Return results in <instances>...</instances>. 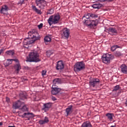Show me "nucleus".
Here are the masks:
<instances>
[{
	"instance_id": "obj_1",
	"label": "nucleus",
	"mask_w": 127,
	"mask_h": 127,
	"mask_svg": "<svg viewBox=\"0 0 127 127\" xmlns=\"http://www.w3.org/2000/svg\"><path fill=\"white\" fill-rule=\"evenodd\" d=\"M27 62H39L40 59H39V54L37 51H34L30 53L29 55V58L26 60Z\"/></svg>"
},
{
	"instance_id": "obj_2",
	"label": "nucleus",
	"mask_w": 127,
	"mask_h": 127,
	"mask_svg": "<svg viewBox=\"0 0 127 127\" xmlns=\"http://www.w3.org/2000/svg\"><path fill=\"white\" fill-rule=\"evenodd\" d=\"M61 80L59 78H55L53 80V85L52 87L51 93L52 95H57L60 92H61V89L58 88L56 84H59Z\"/></svg>"
},
{
	"instance_id": "obj_3",
	"label": "nucleus",
	"mask_w": 127,
	"mask_h": 127,
	"mask_svg": "<svg viewBox=\"0 0 127 127\" xmlns=\"http://www.w3.org/2000/svg\"><path fill=\"white\" fill-rule=\"evenodd\" d=\"M60 20V15L59 14L53 15L50 16L48 20V22L50 26H51L52 24H57L59 23Z\"/></svg>"
},
{
	"instance_id": "obj_4",
	"label": "nucleus",
	"mask_w": 127,
	"mask_h": 127,
	"mask_svg": "<svg viewBox=\"0 0 127 127\" xmlns=\"http://www.w3.org/2000/svg\"><path fill=\"white\" fill-rule=\"evenodd\" d=\"M102 62L104 64H107L109 65L111 63V60L114 59V56L112 54H104L101 57Z\"/></svg>"
},
{
	"instance_id": "obj_5",
	"label": "nucleus",
	"mask_w": 127,
	"mask_h": 127,
	"mask_svg": "<svg viewBox=\"0 0 127 127\" xmlns=\"http://www.w3.org/2000/svg\"><path fill=\"white\" fill-rule=\"evenodd\" d=\"M85 64L83 62H78L74 66V70L75 72H80L85 69Z\"/></svg>"
},
{
	"instance_id": "obj_6",
	"label": "nucleus",
	"mask_w": 127,
	"mask_h": 127,
	"mask_svg": "<svg viewBox=\"0 0 127 127\" xmlns=\"http://www.w3.org/2000/svg\"><path fill=\"white\" fill-rule=\"evenodd\" d=\"M40 38V37H35V39L32 37L27 38L24 39L23 44L24 45H30V44H32V43L35 42L36 40H39Z\"/></svg>"
},
{
	"instance_id": "obj_7",
	"label": "nucleus",
	"mask_w": 127,
	"mask_h": 127,
	"mask_svg": "<svg viewBox=\"0 0 127 127\" xmlns=\"http://www.w3.org/2000/svg\"><path fill=\"white\" fill-rule=\"evenodd\" d=\"M36 3L39 8L43 9L44 8V6H45L46 1L45 0H36Z\"/></svg>"
},
{
	"instance_id": "obj_8",
	"label": "nucleus",
	"mask_w": 127,
	"mask_h": 127,
	"mask_svg": "<svg viewBox=\"0 0 127 127\" xmlns=\"http://www.w3.org/2000/svg\"><path fill=\"white\" fill-rule=\"evenodd\" d=\"M24 103L22 102L20 100H18L13 104V109L16 110L17 109H20V107L23 106Z\"/></svg>"
},
{
	"instance_id": "obj_9",
	"label": "nucleus",
	"mask_w": 127,
	"mask_h": 127,
	"mask_svg": "<svg viewBox=\"0 0 127 127\" xmlns=\"http://www.w3.org/2000/svg\"><path fill=\"white\" fill-rule=\"evenodd\" d=\"M52 107V103H44L43 104V108L42 109V111H44V112H47L49 111V109Z\"/></svg>"
},
{
	"instance_id": "obj_10",
	"label": "nucleus",
	"mask_w": 127,
	"mask_h": 127,
	"mask_svg": "<svg viewBox=\"0 0 127 127\" xmlns=\"http://www.w3.org/2000/svg\"><path fill=\"white\" fill-rule=\"evenodd\" d=\"M63 36L65 37V38H69V35H70V29L65 28L63 30L62 33Z\"/></svg>"
},
{
	"instance_id": "obj_11",
	"label": "nucleus",
	"mask_w": 127,
	"mask_h": 127,
	"mask_svg": "<svg viewBox=\"0 0 127 127\" xmlns=\"http://www.w3.org/2000/svg\"><path fill=\"white\" fill-rule=\"evenodd\" d=\"M98 84H100V80L99 79H95L89 82L90 87H96Z\"/></svg>"
},
{
	"instance_id": "obj_12",
	"label": "nucleus",
	"mask_w": 127,
	"mask_h": 127,
	"mask_svg": "<svg viewBox=\"0 0 127 127\" xmlns=\"http://www.w3.org/2000/svg\"><path fill=\"white\" fill-rule=\"evenodd\" d=\"M56 69L57 70H63V69H64V64L63 62L61 61L58 62Z\"/></svg>"
},
{
	"instance_id": "obj_13",
	"label": "nucleus",
	"mask_w": 127,
	"mask_h": 127,
	"mask_svg": "<svg viewBox=\"0 0 127 127\" xmlns=\"http://www.w3.org/2000/svg\"><path fill=\"white\" fill-rule=\"evenodd\" d=\"M73 108V106L70 105L67 107V108L65 109V113H66V115L65 117H68V115L72 114V108Z\"/></svg>"
},
{
	"instance_id": "obj_14",
	"label": "nucleus",
	"mask_w": 127,
	"mask_h": 127,
	"mask_svg": "<svg viewBox=\"0 0 127 127\" xmlns=\"http://www.w3.org/2000/svg\"><path fill=\"white\" fill-rule=\"evenodd\" d=\"M49 123V118L47 117H45L43 120H41L39 121V125H45V124H48Z\"/></svg>"
},
{
	"instance_id": "obj_15",
	"label": "nucleus",
	"mask_w": 127,
	"mask_h": 127,
	"mask_svg": "<svg viewBox=\"0 0 127 127\" xmlns=\"http://www.w3.org/2000/svg\"><path fill=\"white\" fill-rule=\"evenodd\" d=\"M7 10H8V7L7 5H5L0 9V13H3V14H6L7 13Z\"/></svg>"
},
{
	"instance_id": "obj_16",
	"label": "nucleus",
	"mask_w": 127,
	"mask_h": 127,
	"mask_svg": "<svg viewBox=\"0 0 127 127\" xmlns=\"http://www.w3.org/2000/svg\"><path fill=\"white\" fill-rule=\"evenodd\" d=\"M121 72L123 74H127V66L125 64H123L121 65Z\"/></svg>"
},
{
	"instance_id": "obj_17",
	"label": "nucleus",
	"mask_w": 127,
	"mask_h": 127,
	"mask_svg": "<svg viewBox=\"0 0 127 127\" xmlns=\"http://www.w3.org/2000/svg\"><path fill=\"white\" fill-rule=\"evenodd\" d=\"M91 22V23L90 24V27H95V26H97V25H98L99 24V20H92Z\"/></svg>"
},
{
	"instance_id": "obj_18",
	"label": "nucleus",
	"mask_w": 127,
	"mask_h": 127,
	"mask_svg": "<svg viewBox=\"0 0 127 127\" xmlns=\"http://www.w3.org/2000/svg\"><path fill=\"white\" fill-rule=\"evenodd\" d=\"M12 61H15L16 63H18L19 61L17 59H11V60H7V62H6L7 66L10 65L11 63H12Z\"/></svg>"
},
{
	"instance_id": "obj_19",
	"label": "nucleus",
	"mask_w": 127,
	"mask_h": 127,
	"mask_svg": "<svg viewBox=\"0 0 127 127\" xmlns=\"http://www.w3.org/2000/svg\"><path fill=\"white\" fill-rule=\"evenodd\" d=\"M14 68L17 74H18L19 71L21 69V66H20V64H17L16 65H15Z\"/></svg>"
},
{
	"instance_id": "obj_20",
	"label": "nucleus",
	"mask_w": 127,
	"mask_h": 127,
	"mask_svg": "<svg viewBox=\"0 0 127 127\" xmlns=\"http://www.w3.org/2000/svg\"><path fill=\"white\" fill-rule=\"evenodd\" d=\"M103 7V4L101 3H95L93 4L92 5V7L93 8H97L98 9L101 8V7Z\"/></svg>"
},
{
	"instance_id": "obj_21",
	"label": "nucleus",
	"mask_w": 127,
	"mask_h": 127,
	"mask_svg": "<svg viewBox=\"0 0 127 127\" xmlns=\"http://www.w3.org/2000/svg\"><path fill=\"white\" fill-rule=\"evenodd\" d=\"M83 20L84 25H86V26H89V27H91V24L92 23V22H91V19L86 20V19H84Z\"/></svg>"
},
{
	"instance_id": "obj_22",
	"label": "nucleus",
	"mask_w": 127,
	"mask_h": 127,
	"mask_svg": "<svg viewBox=\"0 0 127 127\" xmlns=\"http://www.w3.org/2000/svg\"><path fill=\"white\" fill-rule=\"evenodd\" d=\"M81 127H92V125L90 122L86 121L82 124Z\"/></svg>"
},
{
	"instance_id": "obj_23",
	"label": "nucleus",
	"mask_w": 127,
	"mask_h": 127,
	"mask_svg": "<svg viewBox=\"0 0 127 127\" xmlns=\"http://www.w3.org/2000/svg\"><path fill=\"white\" fill-rule=\"evenodd\" d=\"M32 8H33L34 11H35V12H36V13H37L38 14H42V12H41V10L38 9L37 8H36V6H34V5H32Z\"/></svg>"
},
{
	"instance_id": "obj_24",
	"label": "nucleus",
	"mask_w": 127,
	"mask_h": 127,
	"mask_svg": "<svg viewBox=\"0 0 127 127\" xmlns=\"http://www.w3.org/2000/svg\"><path fill=\"white\" fill-rule=\"evenodd\" d=\"M19 96L20 100H24V99H26V93L25 92H20Z\"/></svg>"
},
{
	"instance_id": "obj_25",
	"label": "nucleus",
	"mask_w": 127,
	"mask_h": 127,
	"mask_svg": "<svg viewBox=\"0 0 127 127\" xmlns=\"http://www.w3.org/2000/svg\"><path fill=\"white\" fill-rule=\"evenodd\" d=\"M105 116L107 117L108 120H109V121H112L113 117H114V114L108 113L105 115Z\"/></svg>"
},
{
	"instance_id": "obj_26",
	"label": "nucleus",
	"mask_w": 127,
	"mask_h": 127,
	"mask_svg": "<svg viewBox=\"0 0 127 127\" xmlns=\"http://www.w3.org/2000/svg\"><path fill=\"white\" fill-rule=\"evenodd\" d=\"M109 33H113V34H116L118 33V31H117V29L114 28H109Z\"/></svg>"
},
{
	"instance_id": "obj_27",
	"label": "nucleus",
	"mask_w": 127,
	"mask_h": 127,
	"mask_svg": "<svg viewBox=\"0 0 127 127\" xmlns=\"http://www.w3.org/2000/svg\"><path fill=\"white\" fill-rule=\"evenodd\" d=\"M35 32L33 31H30L28 33L29 37H31L32 38L35 39V37H37L34 35V33Z\"/></svg>"
},
{
	"instance_id": "obj_28",
	"label": "nucleus",
	"mask_w": 127,
	"mask_h": 127,
	"mask_svg": "<svg viewBox=\"0 0 127 127\" xmlns=\"http://www.w3.org/2000/svg\"><path fill=\"white\" fill-rule=\"evenodd\" d=\"M51 41V38L50 37L47 36L44 38V42L46 44H48L49 42Z\"/></svg>"
},
{
	"instance_id": "obj_29",
	"label": "nucleus",
	"mask_w": 127,
	"mask_h": 127,
	"mask_svg": "<svg viewBox=\"0 0 127 127\" xmlns=\"http://www.w3.org/2000/svg\"><path fill=\"white\" fill-rule=\"evenodd\" d=\"M82 19H86V20H89L91 19V16H90V13H86L85 14L82 18Z\"/></svg>"
},
{
	"instance_id": "obj_30",
	"label": "nucleus",
	"mask_w": 127,
	"mask_h": 127,
	"mask_svg": "<svg viewBox=\"0 0 127 127\" xmlns=\"http://www.w3.org/2000/svg\"><path fill=\"white\" fill-rule=\"evenodd\" d=\"M22 108L20 109V110H21L22 112H28V108L26 107V105H24V103L22 105Z\"/></svg>"
},
{
	"instance_id": "obj_31",
	"label": "nucleus",
	"mask_w": 127,
	"mask_h": 127,
	"mask_svg": "<svg viewBox=\"0 0 127 127\" xmlns=\"http://www.w3.org/2000/svg\"><path fill=\"white\" fill-rule=\"evenodd\" d=\"M6 54H7V55H13L14 54V52L13 51V50H9V51H7L5 52Z\"/></svg>"
},
{
	"instance_id": "obj_32",
	"label": "nucleus",
	"mask_w": 127,
	"mask_h": 127,
	"mask_svg": "<svg viewBox=\"0 0 127 127\" xmlns=\"http://www.w3.org/2000/svg\"><path fill=\"white\" fill-rule=\"evenodd\" d=\"M119 90H120V85H117L114 87L112 92H117Z\"/></svg>"
},
{
	"instance_id": "obj_33",
	"label": "nucleus",
	"mask_w": 127,
	"mask_h": 127,
	"mask_svg": "<svg viewBox=\"0 0 127 127\" xmlns=\"http://www.w3.org/2000/svg\"><path fill=\"white\" fill-rule=\"evenodd\" d=\"M90 19L91 18L95 19L96 18H98V15L97 14H95L93 13H90Z\"/></svg>"
},
{
	"instance_id": "obj_34",
	"label": "nucleus",
	"mask_w": 127,
	"mask_h": 127,
	"mask_svg": "<svg viewBox=\"0 0 127 127\" xmlns=\"http://www.w3.org/2000/svg\"><path fill=\"white\" fill-rule=\"evenodd\" d=\"M117 48H121V47L118 46V45H115V46H113L112 47H111V51H115V50H116V49Z\"/></svg>"
},
{
	"instance_id": "obj_35",
	"label": "nucleus",
	"mask_w": 127,
	"mask_h": 127,
	"mask_svg": "<svg viewBox=\"0 0 127 127\" xmlns=\"http://www.w3.org/2000/svg\"><path fill=\"white\" fill-rule=\"evenodd\" d=\"M54 12V9L53 8L49 9L47 12V14H53Z\"/></svg>"
},
{
	"instance_id": "obj_36",
	"label": "nucleus",
	"mask_w": 127,
	"mask_h": 127,
	"mask_svg": "<svg viewBox=\"0 0 127 127\" xmlns=\"http://www.w3.org/2000/svg\"><path fill=\"white\" fill-rule=\"evenodd\" d=\"M115 56H116V57H120V56H123V54H122V53H121L120 52L117 51L115 53Z\"/></svg>"
},
{
	"instance_id": "obj_37",
	"label": "nucleus",
	"mask_w": 127,
	"mask_h": 127,
	"mask_svg": "<svg viewBox=\"0 0 127 127\" xmlns=\"http://www.w3.org/2000/svg\"><path fill=\"white\" fill-rule=\"evenodd\" d=\"M47 71L45 70H42V76L43 77H44V76H45V75H46V73H47Z\"/></svg>"
},
{
	"instance_id": "obj_38",
	"label": "nucleus",
	"mask_w": 127,
	"mask_h": 127,
	"mask_svg": "<svg viewBox=\"0 0 127 127\" xmlns=\"http://www.w3.org/2000/svg\"><path fill=\"white\" fill-rule=\"evenodd\" d=\"M26 115H33V114L32 113H25L24 114H23L22 115V118H24L25 117V116H26Z\"/></svg>"
},
{
	"instance_id": "obj_39",
	"label": "nucleus",
	"mask_w": 127,
	"mask_h": 127,
	"mask_svg": "<svg viewBox=\"0 0 127 127\" xmlns=\"http://www.w3.org/2000/svg\"><path fill=\"white\" fill-rule=\"evenodd\" d=\"M24 3V0H20L18 2V4H20L21 5V4H23Z\"/></svg>"
},
{
	"instance_id": "obj_40",
	"label": "nucleus",
	"mask_w": 127,
	"mask_h": 127,
	"mask_svg": "<svg viewBox=\"0 0 127 127\" xmlns=\"http://www.w3.org/2000/svg\"><path fill=\"white\" fill-rule=\"evenodd\" d=\"M95 1H113V0H95Z\"/></svg>"
},
{
	"instance_id": "obj_41",
	"label": "nucleus",
	"mask_w": 127,
	"mask_h": 127,
	"mask_svg": "<svg viewBox=\"0 0 127 127\" xmlns=\"http://www.w3.org/2000/svg\"><path fill=\"white\" fill-rule=\"evenodd\" d=\"M38 28L39 29H41V28H42V27H43V23H40L38 26Z\"/></svg>"
},
{
	"instance_id": "obj_42",
	"label": "nucleus",
	"mask_w": 127,
	"mask_h": 127,
	"mask_svg": "<svg viewBox=\"0 0 127 127\" xmlns=\"http://www.w3.org/2000/svg\"><path fill=\"white\" fill-rule=\"evenodd\" d=\"M47 56H50L51 55V53H50V51L47 52Z\"/></svg>"
},
{
	"instance_id": "obj_43",
	"label": "nucleus",
	"mask_w": 127,
	"mask_h": 127,
	"mask_svg": "<svg viewBox=\"0 0 127 127\" xmlns=\"http://www.w3.org/2000/svg\"><path fill=\"white\" fill-rule=\"evenodd\" d=\"M3 51H4V49H1L0 50V55L1 54V53H3Z\"/></svg>"
},
{
	"instance_id": "obj_44",
	"label": "nucleus",
	"mask_w": 127,
	"mask_h": 127,
	"mask_svg": "<svg viewBox=\"0 0 127 127\" xmlns=\"http://www.w3.org/2000/svg\"><path fill=\"white\" fill-rule=\"evenodd\" d=\"M52 99L53 101H56V100H57V99L55 97H53Z\"/></svg>"
},
{
	"instance_id": "obj_45",
	"label": "nucleus",
	"mask_w": 127,
	"mask_h": 127,
	"mask_svg": "<svg viewBox=\"0 0 127 127\" xmlns=\"http://www.w3.org/2000/svg\"><path fill=\"white\" fill-rule=\"evenodd\" d=\"M6 101L7 102H9V98L8 97H6Z\"/></svg>"
},
{
	"instance_id": "obj_46",
	"label": "nucleus",
	"mask_w": 127,
	"mask_h": 127,
	"mask_svg": "<svg viewBox=\"0 0 127 127\" xmlns=\"http://www.w3.org/2000/svg\"><path fill=\"white\" fill-rule=\"evenodd\" d=\"M22 80L23 82H24V81H27V79L26 78H23Z\"/></svg>"
},
{
	"instance_id": "obj_47",
	"label": "nucleus",
	"mask_w": 127,
	"mask_h": 127,
	"mask_svg": "<svg viewBox=\"0 0 127 127\" xmlns=\"http://www.w3.org/2000/svg\"><path fill=\"white\" fill-rule=\"evenodd\" d=\"M8 127H15L14 126H9Z\"/></svg>"
},
{
	"instance_id": "obj_48",
	"label": "nucleus",
	"mask_w": 127,
	"mask_h": 127,
	"mask_svg": "<svg viewBox=\"0 0 127 127\" xmlns=\"http://www.w3.org/2000/svg\"><path fill=\"white\" fill-rule=\"evenodd\" d=\"M0 126H2V122H0Z\"/></svg>"
},
{
	"instance_id": "obj_49",
	"label": "nucleus",
	"mask_w": 127,
	"mask_h": 127,
	"mask_svg": "<svg viewBox=\"0 0 127 127\" xmlns=\"http://www.w3.org/2000/svg\"><path fill=\"white\" fill-rule=\"evenodd\" d=\"M110 127H116L115 126H111Z\"/></svg>"
},
{
	"instance_id": "obj_50",
	"label": "nucleus",
	"mask_w": 127,
	"mask_h": 127,
	"mask_svg": "<svg viewBox=\"0 0 127 127\" xmlns=\"http://www.w3.org/2000/svg\"><path fill=\"white\" fill-rule=\"evenodd\" d=\"M115 96H118V94L115 93Z\"/></svg>"
}]
</instances>
